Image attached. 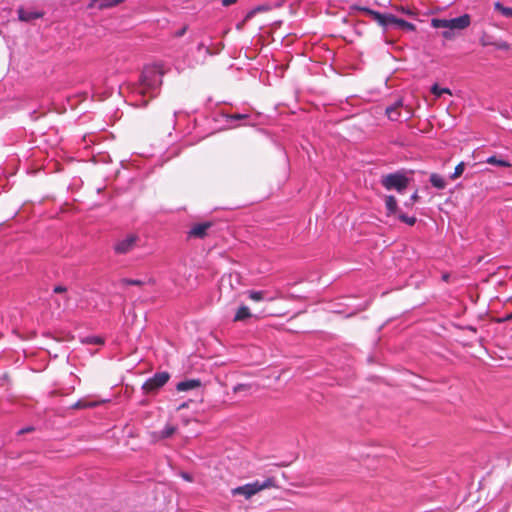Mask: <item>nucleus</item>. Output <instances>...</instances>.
Masks as SVG:
<instances>
[{"mask_svg":"<svg viewBox=\"0 0 512 512\" xmlns=\"http://www.w3.org/2000/svg\"><path fill=\"white\" fill-rule=\"evenodd\" d=\"M163 74L162 68L156 64L143 68L139 80L130 86L131 94L135 98L132 103L134 106H146L150 99L160 93Z\"/></svg>","mask_w":512,"mask_h":512,"instance_id":"f257e3e1","label":"nucleus"},{"mask_svg":"<svg viewBox=\"0 0 512 512\" xmlns=\"http://www.w3.org/2000/svg\"><path fill=\"white\" fill-rule=\"evenodd\" d=\"M275 487V481L273 478H267L264 481L256 480L252 483H247L242 486H238L231 490L233 496L242 495L245 499H250L264 489Z\"/></svg>","mask_w":512,"mask_h":512,"instance_id":"f03ea898","label":"nucleus"},{"mask_svg":"<svg viewBox=\"0 0 512 512\" xmlns=\"http://www.w3.org/2000/svg\"><path fill=\"white\" fill-rule=\"evenodd\" d=\"M471 23V18L468 14H463L456 18L451 19H441V18H433L431 20V26L433 28H445L450 30H464Z\"/></svg>","mask_w":512,"mask_h":512,"instance_id":"7ed1b4c3","label":"nucleus"},{"mask_svg":"<svg viewBox=\"0 0 512 512\" xmlns=\"http://www.w3.org/2000/svg\"><path fill=\"white\" fill-rule=\"evenodd\" d=\"M409 179L402 173L396 172L383 176L381 184L386 190H396L402 193L408 186Z\"/></svg>","mask_w":512,"mask_h":512,"instance_id":"20e7f679","label":"nucleus"},{"mask_svg":"<svg viewBox=\"0 0 512 512\" xmlns=\"http://www.w3.org/2000/svg\"><path fill=\"white\" fill-rule=\"evenodd\" d=\"M358 10L372 16L375 21H377L379 24H381L383 26H385L387 24V22H390V23H396L402 27H407L410 29L413 28V24H411L403 19H398L394 15H391V14L383 15L380 12L372 10L368 7H359Z\"/></svg>","mask_w":512,"mask_h":512,"instance_id":"39448f33","label":"nucleus"},{"mask_svg":"<svg viewBox=\"0 0 512 512\" xmlns=\"http://www.w3.org/2000/svg\"><path fill=\"white\" fill-rule=\"evenodd\" d=\"M169 378L170 375L168 372L155 373L151 378L144 382L142 389L145 393L157 391L168 382Z\"/></svg>","mask_w":512,"mask_h":512,"instance_id":"423d86ee","label":"nucleus"},{"mask_svg":"<svg viewBox=\"0 0 512 512\" xmlns=\"http://www.w3.org/2000/svg\"><path fill=\"white\" fill-rule=\"evenodd\" d=\"M137 241V235L129 234L115 243L114 250L117 254H126L135 248Z\"/></svg>","mask_w":512,"mask_h":512,"instance_id":"0eeeda50","label":"nucleus"},{"mask_svg":"<svg viewBox=\"0 0 512 512\" xmlns=\"http://www.w3.org/2000/svg\"><path fill=\"white\" fill-rule=\"evenodd\" d=\"M123 0H90L88 4L89 9L103 10L114 7L121 3Z\"/></svg>","mask_w":512,"mask_h":512,"instance_id":"6e6552de","label":"nucleus"},{"mask_svg":"<svg viewBox=\"0 0 512 512\" xmlns=\"http://www.w3.org/2000/svg\"><path fill=\"white\" fill-rule=\"evenodd\" d=\"M402 106H403L402 99H398L393 105L388 106L385 110L387 117L391 121H398L400 119V112L398 110Z\"/></svg>","mask_w":512,"mask_h":512,"instance_id":"1a4fd4ad","label":"nucleus"},{"mask_svg":"<svg viewBox=\"0 0 512 512\" xmlns=\"http://www.w3.org/2000/svg\"><path fill=\"white\" fill-rule=\"evenodd\" d=\"M267 293L265 291H256V290H251V291H248V297L253 300V301H256V302H259V301H263V300H266V301H274L275 299L278 298V295H271V296H266Z\"/></svg>","mask_w":512,"mask_h":512,"instance_id":"9d476101","label":"nucleus"},{"mask_svg":"<svg viewBox=\"0 0 512 512\" xmlns=\"http://www.w3.org/2000/svg\"><path fill=\"white\" fill-rule=\"evenodd\" d=\"M209 227H210V223H207V222L196 224L190 229L189 236L202 238L206 235V231Z\"/></svg>","mask_w":512,"mask_h":512,"instance_id":"9b49d317","label":"nucleus"},{"mask_svg":"<svg viewBox=\"0 0 512 512\" xmlns=\"http://www.w3.org/2000/svg\"><path fill=\"white\" fill-rule=\"evenodd\" d=\"M201 382L198 379H189L179 382L176 385L178 391H188L200 387Z\"/></svg>","mask_w":512,"mask_h":512,"instance_id":"f8f14e48","label":"nucleus"},{"mask_svg":"<svg viewBox=\"0 0 512 512\" xmlns=\"http://www.w3.org/2000/svg\"><path fill=\"white\" fill-rule=\"evenodd\" d=\"M385 207L387 216L396 214L398 210L397 200L394 196L389 195L385 198Z\"/></svg>","mask_w":512,"mask_h":512,"instance_id":"ddd939ff","label":"nucleus"},{"mask_svg":"<svg viewBox=\"0 0 512 512\" xmlns=\"http://www.w3.org/2000/svg\"><path fill=\"white\" fill-rule=\"evenodd\" d=\"M18 16L21 21L27 22V21H31L33 19L40 18L42 16V14L39 12H36V11H30V10H25L23 8H20L18 10Z\"/></svg>","mask_w":512,"mask_h":512,"instance_id":"4468645a","label":"nucleus"},{"mask_svg":"<svg viewBox=\"0 0 512 512\" xmlns=\"http://www.w3.org/2000/svg\"><path fill=\"white\" fill-rule=\"evenodd\" d=\"M429 181H430L431 185L438 190L445 189V187L447 185L444 177H442L441 175H439L437 173H432L430 175Z\"/></svg>","mask_w":512,"mask_h":512,"instance_id":"2eb2a0df","label":"nucleus"},{"mask_svg":"<svg viewBox=\"0 0 512 512\" xmlns=\"http://www.w3.org/2000/svg\"><path fill=\"white\" fill-rule=\"evenodd\" d=\"M250 316H251L250 309L247 306L242 305L236 311L235 316H234V321L235 322L243 321V320L249 318Z\"/></svg>","mask_w":512,"mask_h":512,"instance_id":"dca6fc26","label":"nucleus"},{"mask_svg":"<svg viewBox=\"0 0 512 512\" xmlns=\"http://www.w3.org/2000/svg\"><path fill=\"white\" fill-rule=\"evenodd\" d=\"M486 163L501 166V167H511V163L504 159H499L497 156L493 155L487 158Z\"/></svg>","mask_w":512,"mask_h":512,"instance_id":"f3484780","label":"nucleus"},{"mask_svg":"<svg viewBox=\"0 0 512 512\" xmlns=\"http://www.w3.org/2000/svg\"><path fill=\"white\" fill-rule=\"evenodd\" d=\"M494 9L499 11L503 16L512 18V8L502 5L500 2L494 4Z\"/></svg>","mask_w":512,"mask_h":512,"instance_id":"a211bd4d","label":"nucleus"},{"mask_svg":"<svg viewBox=\"0 0 512 512\" xmlns=\"http://www.w3.org/2000/svg\"><path fill=\"white\" fill-rule=\"evenodd\" d=\"M176 431V427L173 425H166L161 431H160V438L165 439L172 436Z\"/></svg>","mask_w":512,"mask_h":512,"instance_id":"6ab92c4d","label":"nucleus"},{"mask_svg":"<svg viewBox=\"0 0 512 512\" xmlns=\"http://www.w3.org/2000/svg\"><path fill=\"white\" fill-rule=\"evenodd\" d=\"M431 92L436 96V97H440L441 95L447 93V94H451V91L449 88H441L438 84H434L432 87H431Z\"/></svg>","mask_w":512,"mask_h":512,"instance_id":"aec40b11","label":"nucleus"},{"mask_svg":"<svg viewBox=\"0 0 512 512\" xmlns=\"http://www.w3.org/2000/svg\"><path fill=\"white\" fill-rule=\"evenodd\" d=\"M97 405L96 402H88L85 400H78L76 403L72 405V408L82 409V408H90L95 407Z\"/></svg>","mask_w":512,"mask_h":512,"instance_id":"412c9836","label":"nucleus"},{"mask_svg":"<svg viewBox=\"0 0 512 512\" xmlns=\"http://www.w3.org/2000/svg\"><path fill=\"white\" fill-rule=\"evenodd\" d=\"M464 169H465V164H464V162H460V163L455 167L454 172L450 175V178H451L452 180H454V179H456V178L460 177V176L463 174Z\"/></svg>","mask_w":512,"mask_h":512,"instance_id":"4be33fe9","label":"nucleus"},{"mask_svg":"<svg viewBox=\"0 0 512 512\" xmlns=\"http://www.w3.org/2000/svg\"><path fill=\"white\" fill-rule=\"evenodd\" d=\"M398 218H399L400 221L406 223L409 226H413L416 223V217L408 216V215H406L404 213H400L398 215Z\"/></svg>","mask_w":512,"mask_h":512,"instance_id":"5701e85b","label":"nucleus"},{"mask_svg":"<svg viewBox=\"0 0 512 512\" xmlns=\"http://www.w3.org/2000/svg\"><path fill=\"white\" fill-rule=\"evenodd\" d=\"M122 284L124 285H131V286H142L144 284V281L139 279H129V278H123L121 280Z\"/></svg>","mask_w":512,"mask_h":512,"instance_id":"b1692460","label":"nucleus"},{"mask_svg":"<svg viewBox=\"0 0 512 512\" xmlns=\"http://www.w3.org/2000/svg\"><path fill=\"white\" fill-rule=\"evenodd\" d=\"M267 8L265 6H257L255 7L254 9L250 10L247 15H246V19H250L252 18L256 13L258 12H262V11H266Z\"/></svg>","mask_w":512,"mask_h":512,"instance_id":"393cba45","label":"nucleus"},{"mask_svg":"<svg viewBox=\"0 0 512 512\" xmlns=\"http://www.w3.org/2000/svg\"><path fill=\"white\" fill-rule=\"evenodd\" d=\"M494 47H496L499 50H508L510 48L509 44L506 41H497L494 42Z\"/></svg>","mask_w":512,"mask_h":512,"instance_id":"a878e982","label":"nucleus"},{"mask_svg":"<svg viewBox=\"0 0 512 512\" xmlns=\"http://www.w3.org/2000/svg\"><path fill=\"white\" fill-rule=\"evenodd\" d=\"M249 117L248 114L234 113L228 116L229 120H243Z\"/></svg>","mask_w":512,"mask_h":512,"instance_id":"bb28decb","label":"nucleus"},{"mask_svg":"<svg viewBox=\"0 0 512 512\" xmlns=\"http://www.w3.org/2000/svg\"><path fill=\"white\" fill-rule=\"evenodd\" d=\"M87 342H88V343H91V344H97V345H99V344H103V342H104V341H103V339H102V338H100V337L93 336V337H88V338H87Z\"/></svg>","mask_w":512,"mask_h":512,"instance_id":"cd10ccee","label":"nucleus"},{"mask_svg":"<svg viewBox=\"0 0 512 512\" xmlns=\"http://www.w3.org/2000/svg\"><path fill=\"white\" fill-rule=\"evenodd\" d=\"M495 41H492L490 37H482L480 43L482 46H493Z\"/></svg>","mask_w":512,"mask_h":512,"instance_id":"c85d7f7f","label":"nucleus"},{"mask_svg":"<svg viewBox=\"0 0 512 512\" xmlns=\"http://www.w3.org/2000/svg\"><path fill=\"white\" fill-rule=\"evenodd\" d=\"M442 36L443 38L447 39V40H451L454 38V32L453 30H450V29H446L445 31L442 32Z\"/></svg>","mask_w":512,"mask_h":512,"instance_id":"c756f323","label":"nucleus"},{"mask_svg":"<svg viewBox=\"0 0 512 512\" xmlns=\"http://www.w3.org/2000/svg\"><path fill=\"white\" fill-rule=\"evenodd\" d=\"M248 388L246 384H238L234 387V392L244 391Z\"/></svg>","mask_w":512,"mask_h":512,"instance_id":"7c9ffc66","label":"nucleus"},{"mask_svg":"<svg viewBox=\"0 0 512 512\" xmlns=\"http://www.w3.org/2000/svg\"><path fill=\"white\" fill-rule=\"evenodd\" d=\"M186 30H187V27L184 26L181 29H179L178 31H176L174 33V36L175 37H182L185 34Z\"/></svg>","mask_w":512,"mask_h":512,"instance_id":"2f4dec72","label":"nucleus"},{"mask_svg":"<svg viewBox=\"0 0 512 512\" xmlns=\"http://www.w3.org/2000/svg\"><path fill=\"white\" fill-rule=\"evenodd\" d=\"M53 291L54 293H64L66 292V287L58 285L54 287Z\"/></svg>","mask_w":512,"mask_h":512,"instance_id":"473e14b6","label":"nucleus"},{"mask_svg":"<svg viewBox=\"0 0 512 512\" xmlns=\"http://www.w3.org/2000/svg\"><path fill=\"white\" fill-rule=\"evenodd\" d=\"M33 429H34V428H33L32 426H28V427H26V428H22V429H20V430L18 431V434H19V435H22V434H24V433L31 432V431H33Z\"/></svg>","mask_w":512,"mask_h":512,"instance_id":"72a5a7b5","label":"nucleus"},{"mask_svg":"<svg viewBox=\"0 0 512 512\" xmlns=\"http://www.w3.org/2000/svg\"><path fill=\"white\" fill-rule=\"evenodd\" d=\"M237 0H222V5L227 7L234 4Z\"/></svg>","mask_w":512,"mask_h":512,"instance_id":"f704fd0d","label":"nucleus"},{"mask_svg":"<svg viewBox=\"0 0 512 512\" xmlns=\"http://www.w3.org/2000/svg\"><path fill=\"white\" fill-rule=\"evenodd\" d=\"M417 199H418V193H417V192H414V193L411 195V197H410V202H411V203H414V202H416V201H417Z\"/></svg>","mask_w":512,"mask_h":512,"instance_id":"c9c22d12","label":"nucleus"},{"mask_svg":"<svg viewBox=\"0 0 512 512\" xmlns=\"http://www.w3.org/2000/svg\"><path fill=\"white\" fill-rule=\"evenodd\" d=\"M182 477H183L186 481H191V477H190V475H189V474H187V473H183V474H182Z\"/></svg>","mask_w":512,"mask_h":512,"instance_id":"e433bc0d","label":"nucleus"},{"mask_svg":"<svg viewBox=\"0 0 512 512\" xmlns=\"http://www.w3.org/2000/svg\"><path fill=\"white\" fill-rule=\"evenodd\" d=\"M186 407H188V405L186 403H183L177 409L180 410V409H184Z\"/></svg>","mask_w":512,"mask_h":512,"instance_id":"4c0bfd02","label":"nucleus"},{"mask_svg":"<svg viewBox=\"0 0 512 512\" xmlns=\"http://www.w3.org/2000/svg\"><path fill=\"white\" fill-rule=\"evenodd\" d=\"M507 319H512V313H510V315L507 316Z\"/></svg>","mask_w":512,"mask_h":512,"instance_id":"58836bf2","label":"nucleus"}]
</instances>
